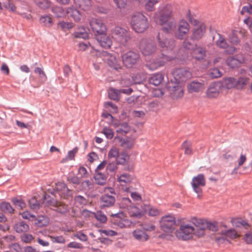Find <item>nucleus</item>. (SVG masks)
Here are the masks:
<instances>
[{
  "mask_svg": "<svg viewBox=\"0 0 252 252\" xmlns=\"http://www.w3.org/2000/svg\"><path fill=\"white\" fill-rule=\"evenodd\" d=\"M176 28V23L174 21H168L162 26L161 31L166 33H172Z\"/></svg>",
  "mask_w": 252,
  "mask_h": 252,
  "instance_id": "31",
  "label": "nucleus"
},
{
  "mask_svg": "<svg viewBox=\"0 0 252 252\" xmlns=\"http://www.w3.org/2000/svg\"><path fill=\"white\" fill-rule=\"evenodd\" d=\"M192 222L198 228L203 229L205 230L207 229V220L203 219H198L196 218H193L192 219Z\"/></svg>",
  "mask_w": 252,
  "mask_h": 252,
  "instance_id": "34",
  "label": "nucleus"
},
{
  "mask_svg": "<svg viewBox=\"0 0 252 252\" xmlns=\"http://www.w3.org/2000/svg\"><path fill=\"white\" fill-rule=\"evenodd\" d=\"M29 203L30 208L33 210H37L39 208L40 203L34 198L30 199Z\"/></svg>",
  "mask_w": 252,
  "mask_h": 252,
  "instance_id": "60",
  "label": "nucleus"
},
{
  "mask_svg": "<svg viewBox=\"0 0 252 252\" xmlns=\"http://www.w3.org/2000/svg\"><path fill=\"white\" fill-rule=\"evenodd\" d=\"M204 84L200 82L192 81L188 86V89L190 93L198 92L203 87Z\"/></svg>",
  "mask_w": 252,
  "mask_h": 252,
  "instance_id": "25",
  "label": "nucleus"
},
{
  "mask_svg": "<svg viewBox=\"0 0 252 252\" xmlns=\"http://www.w3.org/2000/svg\"><path fill=\"white\" fill-rule=\"evenodd\" d=\"M11 202L15 206L23 209L26 207V203L24 200L20 197H14L11 199Z\"/></svg>",
  "mask_w": 252,
  "mask_h": 252,
  "instance_id": "46",
  "label": "nucleus"
},
{
  "mask_svg": "<svg viewBox=\"0 0 252 252\" xmlns=\"http://www.w3.org/2000/svg\"><path fill=\"white\" fill-rule=\"evenodd\" d=\"M102 133L105 135V137L109 139H112L114 136L113 130L108 127H104L103 129Z\"/></svg>",
  "mask_w": 252,
  "mask_h": 252,
  "instance_id": "58",
  "label": "nucleus"
},
{
  "mask_svg": "<svg viewBox=\"0 0 252 252\" xmlns=\"http://www.w3.org/2000/svg\"><path fill=\"white\" fill-rule=\"evenodd\" d=\"M95 219L101 223H105L107 220L106 215L101 211H97L95 214Z\"/></svg>",
  "mask_w": 252,
  "mask_h": 252,
  "instance_id": "55",
  "label": "nucleus"
},
{
  "mask_svg": "<svg viewBox=\"0 0 252 252\" xmlns=\"http://www.w3.org/2000/svg\"><path fill=\"white\" fill-rule=\"evenodd\" d=\"M113 37L120 43L125 45L130 39V36L126 29L116 26L112 30Z\"/></svg>",
  "mask_w": 252,
  "mask_h": 252,
  "instance_id": "5",
  "label": "nucleus"
},
{
  "mask_svg": "<svg viewBox=\"0 0 252 252\" xmlns=\"http://www.w3.org/2000/svg\"><path fill=\"white\" fill-rule=\"evenodd\" d=\"M117 168L118 164L115 160L110 161L106 168L107 174H110L111 176L115 175Z\"/></svg>",
  "mask_w": 252,
  "mask_h": 252,
  "instance_id": "36",
  "label": "nucleus"
},
{
  "mask_svg": "<svg viewBox=\"0 0 252 252\" xmlns=\"http://www.w3.org/2000/svg\"><path fill=\"white\" fill-rule=\"evenodd\" d=\"M67 185L62 182H58L56 184V190L59 192V195H60L62 192L65 190H67Z\"/></svg>",
  "mask_w": 252,
  "mask_h": 252,
  "instance_id": "53",
  "label": "nucleus"
},
{
  "mask_svg": "<svg viewBox=\"0 0 252 252\" xmlns=\"http://www.w3.org/2000/svg\"><path fill=\"white\" fill-rule=\"evenodd\" d=\"M191 184L193 191L197 194V197H200L202 195L201 187H204L206 185L204 175L203 174H199L193 177Z\"/></svg>",
  "mask_w": 252,
  "mask_h": 252,
  "instance_id": "9",
  "label": "nucleus"
},
{
  "mask_svg": "<svg viewBox=\"0 0 252 252\" xmlns=\"http://www.w3.org/2000/svg\"><path fill=\"white\" fill-rule=\"evenodd\" d=\"M157 47L153 40L149 39H142L139 43V49L142 54L145 56H151L154 54Z\"/></svg>",
  "mask_w": 252,
  "mask_h": 252,
  "instance_id": "6",
  "label": "nucleus"
},
{
  "mask_svg": "<svg viewBox=\"0 0 252 252\" xmlns=\"http://www.w3.org/2000/svg\"><path fill=\"white\" fill-rule=\"evenodd\" d=\"M221 84V88H225L227 89H230L236 88V79L234 77H227L223 78L222 81H220Z\"/></svg>",
  "mask_w": 252,
  "mask_h": 252,
  "instance_id": "23",
  "label": "nucleus"
},
{
  "mask_svg": "<svg viewBox=\"0 0 252 252\" xmlns=\"http://www.w3.org/2000/svg\"><path fill=\"white\" fill-rule=\"evenodd\" d=\"M49 219L43 216H38L35 220V225L38 227H42L47 225L49 223Z\"/></svg>",
  "mask_w": 252,
  "mask_h": 252,
  "instance_id": "35",
  "label": "nucleus"
},
{
  "mask_svg": "<svg viewBox=\"0 0 252 252\" xmlns=\"http://www.w3.org/2000/svg\"><path fill=\"white\" fill-rule=\"evenodd\" d=\"M219 39L216 41V43L217 46L221 49H225L228 47V44L224 38L220 34H218Z\"/></svg>",
  "mask_w": 252,
  "mask_h": 252,
  "instance_id": "47",
  "label": "nucleus"
},
{
  "mask_svg": "<svg viewBox=\"0 0 252 252\" xmlns=\"http://www.w3.org/2000/svg\"><path fill=\"white\" fill-rule=\"evenodd\" d=\"M130 24L132 29L137 33L144 32L150 25L148 18L140 12L137 13L132 16Z\"/></svg>",
  "mask_w": 252,
  "mask_h": 252,
  "instance_id": "1",
  "label": "nucleus"
},
{
  "mask_svg": "<svg viewBox=\"0 0 252 252\" xmlns=\"http://www.w3.org/2000/svg\"><path fill=\"white\" fill-rule=\"evenodd\" d=\"M134 238L139 241H146L148 239V235L143 230L136 229L132 232Z\"/></svg>",
  "mask_w": 252,
  "mask_h": 252,
  "instance_id": "28",
  "label": "nucleus"
},
{
  "mask_svg": "<svg viewBox=\"0 0 252 252\" xmlns=\"http://www.w3.org/2000/svg\"><path fill=\"white\" fill-rule=\"evenodd\" d=\"M160 227L165 232H172L175 229L176 224L175 218L173 216H163L159 222Z\"/></svg>",
  "mask_w": 252,
  "mask_h": 252,
  "instance_id": "8",
  "label": "nucleus"
},
{
  "mask_svg": "<svg viewBox=\"0 0 252 252\" xmlns=\"http://www.w3.org/2000/svg\"><path fill=\"white\" fill-rule=\"evenodd\" d=\"M119 156V151L118 148L116 147L112 148L109 151L108 158H118Z\"/></svg>",
  "mask_w": 252,
  "mask_h": 252,
  "instance_id": "56",
  "label": "nucleus"
},
{
  "mask_svg": "<svg viewBox=\"0 0 252 252\" xmlns=\"http://www.w3.org/2000/svg\"><path fill=\"white\" fill-rule=\"evenodd\" d=\"M115 139H117L121 146L125 149H130L134 145V139L130 137L123 138L120 136H116Z\"/></svg>",
  "mask_w": 252,
  "mask_h": 252,
  "instance_id": "19",
  "label": "nucleus"
},
{
  "mask_svg": "<svg viewBox=\"0 0 252 252\" xmlns=\"http://www.w3.org/2000/svg\"><path fill=\"white\" fill-rule=\"evenodd\" d=\"M194 229L189 224L182 225L176 232V235L179 239L188 240L192 238V234Z\"/></svg>",
  "mask_w": 252,
  "mask_h": 252,
  "instance_id": "12",
  "label": "nucleus"
},
{
  "mask_svg": "<svg viewBox=\"0 0 252 252\" xmlns=\"http://www.w3.org/2000/svg\"><path fill=\"white\" fill-rule=\"evenodd\" d=\"M0 210L5 214L12 215L14 213L15 209L10 203L6 201L0 202Z\"/></svg>",
  "mask_w": 252,
  "mask_h": 252,
  "instance_id": "26",
  "label": "nucleus"
},
{
  "mask_svg": "<svg viewBox=\"0 0 252 252\" xmlns=\"http://www.w3.org/2000/svg\"><path fill=\"white\" fill-rule=\"evenodd\" d=\"M205 32V28L204 26H200L195 28L192 32L190 39L198 40L202 38Z\"/></svg>",
  "mask_w": 252,
  "mask_h": 252,
  "instance_id": "24",
  "label": "nucleus"
},
{
  "mask_svg": "<svg viewBox=\"0 0 252 252\" xmlns=\"http://www.w3.org/2000/svg\"><path fill=\"white\" fill-rule=\"evenodd\" d=\"M197 44L193 43L190 41V39L187 38H186L183 43V48L191 52L196 46Z\"/></svg>",
  "mask_w": 252,
  "mask_h": 252,
  "instance_id": "40",
  "label": "nucleus"
},
{
  "mask_svg": "<svg viewBox=\"0 0 252 252\" xmlns=\"http://www.w3.org/2000/svg\"><path fill=\"white\" fill-rule=\"evenodd\" d=\"M40 22L47 27H51L53 25L51 18L48 15H43L40 18Z\"/></svg>",
  "mask_w": 252,
  "mask_h": 252,
  "instance_id": "48",
  "label": "nucleus"
},
{
  "mask_svg": "<svg viewBox=\"0 0 252 252\" xmlns=\"http://www.w3.org/2000/svg\"><path fill=\"white\" fill-rule=\"evenodd\" d=\"M115 201L114 196L108 194H104L100 198V208L102 209H104L106 208L111 207L114 205Z\"/></svg>",
  "mask_w": 252,
  "mask_h": 252,
  "instance_id": "16",
  "label": "nucleus"
},
{
  "mask_svg": "<svg viewBox=\"0 0 252 252\" xmlns=\"http://www.w3.org/2000/svg\"><path fill=\"white\" fill-rule=\"evenodd\" d=\"M55 207H57L56 211L60 214H64L68 211L67 206L66 205L60 204L58 202V205Z\"/></svg>",
  "mask_w": 252,
  "mask_h": 252,
  "instance_id": "62",
  "label": "nucleus"
},
{
  "mask_svg": "<svg viewBox=\"0 0 252 252\" xmlns=\"http://www.w3.org/2000/svg\"><path fill=\"white\" fill-rule=\"evenodd\" d=\"M89 24L95 37L106 32V26L101 19L92 18L90 20Z\"/></svg>",
  "mask_w": 252,
  "mask_h": 252,
  "instance_id": "7",
  "label": "nucleus"
},
{
  "mask_svg": "<svg viewBox=\"0 0 252 252\" xmlns=\"http://www.w3.org/2000/svg\"><path fill=\"white\" fill-rule=\"evenodd\" d=\"M100 45L105 48L108 49L111 47L112 44V41L111 37L105 33H103L95 37Z\"/></svg>",
  "mask_w": 252,
  "mask_h": 252,
  "instance_id": "18",
  "label": "nucleus"
},
{
  "mask_svg": "<svg viewBox=\"0 0 252 252\" xmlns=\"http://www.w3.org/2000/svg\"><path fill=\"white\" fill-rule=\"evenodd\" d=\"M74 200L75 202L79 205H85L87 204V200L80 195L76 196Z\"/></svg>",
  "mask_w": 252,
  "mask_h": 252,
  "instance_id": "63",
  "label": "nucleus"
},
{
  "mask_svg": "<svg viewBox=\"0 0 252 252\" xmlns=\"http://www.w3.org/2000/svg\"><path fill=\"white\" fill-rule=\"evenodd\" d=\"M120 94L119 90L111 89L109 92L108 95L111 99L117 100L119 99Z\"/></svg>",
  "mask_w": 252,
  "mask_h": 252,
  "instance_id": "51",
  "label": "nucleus"
},
{
  "mask_svg": "<svg viewBox=\"0 0 252 252\" xmlns=\"http://www.w3.org/2000/svg\"><path fill=\"white\" fill-rule=\"evenodd\" d=\"M37 5L41 9H47L50 6V2L48 0H37L36 1Z\"/></svg>",
  "mask_w": 252,
  "mask_h": 252,
  "instance_id": "52",
  "label": "nucleus"
},
{
  "mask_svg": "<svg viewBox=\"0 0 252 252\" xmlns=\"http://www.w3.org/2000/svg\"><path fill=\"white\" fill-rule=\"evenodd\" d=\"M76 6L85 11L89 10L92 6L91 0H74Z\"/></svg>",
  "mask_w": 252,
  "mask_h": 252,
  "instance_id": "30",
  "label": "nucleus"
},
{
  "mask_svg": "<svg viewBox=\"0 0 252 252\" xmlns=\"http://www.w3.org/2000/svg\"><path fill=\"white\" fill-rule=\"evenodd\" d=\"M163 75L162 73H158L153 74L149 78V82L150 84L155 86L159 85L163 80Z\"/></svg>",
  "mask_w": 252,
  "mask_h": 252,
  "instance_id": "27",
  "label": "nucleus"
},
{
  "mask_svg": "<svg viewBox=\"0 0 252 252\" xmlns=\"http://www.w3.org/2000/svg\"><path fill=\"white\" fill-rule=\"evenodd\" d=\"M157 40L158 45L162 51L170 52L176 46L175 40L172 38H167L163 33L158 32Z\"/></svg>",
  "mask_w": 252,
  "mask_h": 252,
  "instance_id": "3",
  "label": "nucleus"
},
{
  "mask_svg": "<svg viewBox=\"0 0 252 252\" xmlns=\"http://www.w3.org/2000/svg\"><path fill=\"white\" fill-rule=\"evenodd\" d=\"M171 13V6L166 5L161 10L155 13L154 20L157 24L163 26L168 21Z\"/></svg>",
  "mask_w": 252,
  "mask_h": 252,
  "instance_id": "4",
  "label": "nucleus"
},
{
  "mask_svg": "<svg viewBox=\"0 0 252 252\" xmlns=\"http://www.w3.org/2000/svg\"><path fill=\"white\" fill-rule=\"evenodd\" d=\"M52 11L55 17L62 18L64 17L67 14L66 8L64 9L62 6H54L52 8Z\"/></svg>",
  "mask_w": 252,
  "mask_h": 252,
  "instance_id": "33",
  "label": "nucleus"
},
{
  "mask_svg": "<svg viewBox=\"0 0 252 252\" xmlns=\"http://www.w3.org/2000/svg\"><path fill=\"white\" fill-rule=\"evenodd\" d=\"M43 202L48 206H55L58 205L57 200L47 194L44 195Z\"/></svg>",
  "mask_w": 252,
  "mask_h": 252,
  "instance_id": "41",
  "label": "nucleus"
},
{
  "mask_svg": "<svg viewBox=\"0 0 252 252\" xmlns=\"http://www.w3.org/2000/svg\"><path fill=\"white\" fill-rule=\"evenodd\" d=\"M221 88V84L220 81H215L209 84L206 92V95L208 98H216L220 94Z\"/></svg>",
  "mask_w": 252,
  "mask_h": 252,
  "instance_id": "14",
  "label": "nucleus"
},
{
  "mask_svg": "<svg viewBox=\"0 0 252 252\" xmlns=\"http://www.w3.org/2000/svg\"><path fill=\"white\" fill-rule=\"evenodd\" d=\"M222 234L230 239L236 238L238 236L236 231L232 229L225 231Z\"/></svg>",
  "mask_w": 252,
  "mask_h": 252,
  "instance_id": "61",
  "label": "nucleus"
},
{
  "mask_svg": "<svg viewBox=\"0 0 252 252\" xmlns=\"http://www.w3.org/2000/svg\"><path fill=\"white\" fill-rule=\"evenodd\" d=\"M249 79L247 77H240L236 79V88L238 89L243 88L249 82Z\"/></svg>",
  "mask_w": 252,
  "mask_h": 252,
  "instance_id": "43",
  "label": "nucleus"
},
{
  "mask_svg": "<svg viewBox=\"0 0 252 252\" xmlns=\"http://www.w3.org/2000/svg\"><path fill=\"white\" fill-rule=\"evenodd\" d=\"M66 12L68 16L71 17L76 22L80 21L82 15L80 11L74 7H69L66 8Z\"/></svg>",
  "mask_w": 252,
  "mask_h": 252,
  "instance_id": "20",
  "label": "nucleus"
},
{
  "mask_svg": "<svg viewBox=\"0 0 252 252\" xmlns=\"http://www.w3.org/2000/svg\"><path fill=\"white\" fill-rule=\"evenodd\" d=\"M146 79V76L144 73H137L132 76V83L134 84H140L143 82Z\"/></svg>",
  "mask_w": 252,
  "mask_h": 252,
  "instance_id": "38",
  "label": "nucleus"
},
{
  "mask_svg": "<svg viewBox=\"0 0 252 252\" xmlns=\"http://www.w3.org/2000/svg\"><path fill=\"white\" fill-rule=\"evenodd\" d=\"M130 130V127L129 126L127 123H123L121 127L117 129L116 132L118 133H121L122 134L127 133Z\"/></svg>",
  "mask_w": 252,
  "mask_h": 252,
  "instance_id": "50",
  "label": "nucleus"
},
{
  "mask_svg": "<svg viewBox=\"0 0 252 252\" xmlns=\"http://www.w3.org/2000/svg\"><path fill=\"white\" fill-rule=\"evenodd\" d=\"M190 144L187 141H184L182 145V148L185 149V154L190 155L192 154V149L190 147Z\"/></svg>",
  "mask_w": 252,
  "mask_h": 252,
  "instance_id": "59",
  "label": "nucleus"
},
{
  "mask_svg": "<svg viewBox=\"0 0 252 252\" xmlns=\"http://www.w3.org/2000/svg\"><path fill=\"white\" fill-rule=\"evenodd\" d=\"M14 230L18 233H22L27 232L30 227L28 224L24 220H21L16 222L13 226Z\"/></svg>",
  "mask_w": 252,
  "mask_h": 252,
  "instance_id": "22",
  "label": "nucleus"
},
{
  "mask_svg": "<svg viewBox=\"0 0 252 252\" xmlns=\"http://www.w3.org/2000/svg\"><path fill=\"white\" fill-rule=\"evenodd\" d=\"M116 6L121 9L125 8L127 5V0H113Z\"/></svg>",
  "mask_w": 252,
  "mask_h": 252,
  "instance_id": "64",
  "label": "nucleus"
},
{
  "mask_svg": "<svg viewBox=\"0 0 252 252\" xmlns=\"http://www.w3.org/2000/svg\"><path fill=\"white\" fill-rule=\"evenodd\" d=\"M132 203L131 200L128 197H122L120 203V207L122 208H127L130 207L131 209L135 210V212H131V216L133 217L140 218L142 217V214L140 212L138 207L131 205Z\"/></svg>",
  "mask_w": 252,
  "mask_h": 252,
  "instance_id": "13",
  "label": "nucleus"
},
{
  "mask_svg": "<svg viewBox=\"0 0 252 252\" xmlns=\"http://www.w3.org/2000/svg\"><path fill=\"white\" fill-rule=\"evenodd\" d=\"M189 25L188 23L182 20L180 21L177 31L175 32V36L178 39H183L185 36L189 32Z\"/></svg>",
  "mask_w": 252,
  "mask_h": 252,
  "instance_id": "15",
  "label": "nucleus"
},
{
  "mask_svg": "<svg viewBox=\"0 0 252 252\" xmlns=\"http://www.w3.org/2000/svg\"><path fill=\"white\" fill-rule=\"evenodd\" d=\"M180 84L171 81L166 85V87L173 99H177L183 95V89Z\"/></svg>",
  "mask_w": 252,
  "mask_h": 252,
  "instance_id": "11",
  "label": "nucleus"
},
{
  "mask_svg": "<svg viewBox=\"0 0 252 252\" xmlns=\"http://www.w3.org/2000/svg\"><path fill=\"white\" fill-rule=\"evenodd\" d=\"M176 83H183L186 82L191 77V73L189 70L186 68L180 67L175 68L172 72Z\"/></svg>",
  "mask_w": 252,
  "mask_h": 252,
  "instance_id": "10",
  "label": "nucleus"
},
{
  "mask_svg": "<svg viewBox=\"0 0 252 252\" xmlns=\"http://www.w3.org/2000/svg\"><path fill=\"white\" fill-rule=\"evenodd\" d=\"M94 178L96 184L98 185L103 186L106 183L107 177L101 172H95Z\"/></svg>",
  "mask_w": 252,
  "mask_h": 252,
  "instance_id": "32",
  "label": "nucleus"
},
{
  "mask_svg": "<svg viewBox=\"0 0 252 252\" xmlns=\"http://www.w3.org/2000/svg\"><path fill=\"white\" fill-rule=\"evenodd\" d=\"M74 36L76 38H80L86 39L88 37V33L86 31V29L83 27L78 28L77 30L74 32Z\"/></svg>",
  "mask_w": 252,
  "mask_h": 252,
  "instance_id": "39",
  "label": "nucleus"
},
{
  "mask_svg": "<svg viewBox=\"0 0 252 252\" xmlns=\"http://www.w3.org/2000/svg\"><path fill=\"white\" fill-rule=\"evenodd\" d=\"M129 159V156L126 152H122L120 154V157L115 160L117 164L126 165Z\"/></svg>",
  "mask_w": 252,
  "mask_h": 252,
  "instance_id": "37",
  "label": "nucleus"
},
{
  "mask_svg": "<svg viewBox=\"0 0 252 252\" xmlns=\"http://www.w3.org/2000/svg\"><path fill=\"white\" fill-rule=\"evenodd\" d=\"M172 57L167 55L161 53L154 60V63L157 67L162 66L168 61L172 60Z\"/></svg>",
  "mask_w": 252,
  "mask_h": 252,
  "instance_id": "21",
  "label": "nucleus"
},
{
  "mask_svg": "<svg viewBox=\"0 0 252 252\" xmlns=\"http://www.w3.org/2000/svg\"><path fill=\"white\" fill-rule=\"evenodd\" d=\"M122 62L126 68L134 67L140 61V54L138 52L132 50L122 53Z\"/></svg>",
  "mask_w": 252,
  "mask_h": 252,
  "instance_id": "2",
  "label": "nucleus"
},
{
  "mask_svg": "<svg viewBox=\"0 0 252 252\" xmlns=\"http://www.w3.org/2000/svg\"><path fill=\"white\" fill-rule=\"evenodd\" d=\"M58 26H59L62 30H69L73 27L74 24L71 22H64L63 21L59 22Z\"/></svg>",
  "mask_w": 252,
  "mask_h": 252,
  "instance_id": "57",
  "label": "nucleus"
},
{
  "mask_svg": "<svg viewBox=\"0 0 252 252\" xmlns=\"http://www.w3.org/2000/svg\"><path fill=\"white\" fill-rule=\"evenodd\" d=\"M225 62L227 65L232 68L238 67L242 63L241 61L237 58L236 56L228 57Z\"/></svg>",
  "mask_w": 252,
  "mask_h": 252,
  "instance_id": "29",
  "label": "nucleus"
},
{
  "mask_svg": "<svg viewBox=\"0 0 252 252\" xmlns=\"http://www.w3.org/2000/svg\"><path fill=\"white\" fill-rule=\"evenodd\" d=\"M207 229L213 232H216L219 230L218 222L216 221L211 222L207 220Z\"/></svg>",
  "mask_w": 252,
  "mask_h": 252,
  "instance_id": "54",
  "label": "nucleus"
},
{
  "mask_svg": "<svg viewBox=\"0 0 252 252\" xmlns=\"http://www.w3.org/2000/svg\"><path fill=\"white\" fill-rule=\"evenodd\" d=\"M190 53L192 59L196 61H201L205 58L206 51L205 48L197 46Z\"/></svg>",
  "mask_w": 252,
  "mask_h": 252,
  "instance_id": "17",
  "label": "nucleus"
},
{
  "mask_svg": "<svg viewBox=\"0 0 252 252\" xmlns=\"http://www.w3.org/2000/svg\"><path fill=\"white\" fill-rule=\"evenodd\" d=\"M160 0H148L144 5L145 9L148 11H153L155 10V5L158 3Z\"/></svg>",
  "mask_w": 252,
  "mask_h": 252,
  "instance_id": "42",
  "label": "nucleus"
},
{
  "mask_svg": "<svg viewBox=\"0 0 252 252\" xmlns=\"http://www.w3.org/2000/svg\"><path fill=\"white\" fill-rule=\"evenodd\" d=\"M111 222L120 228H123L126 227V223L128 222V220L123 218V219L120 220L119 219V220H112Z\"/></svg>",
  "mask_w": 252,
  "mask_h": 252,
  "instance_id": "45",
  "label": "nucleus"
},
{
  "mask_svg": "<svg viewBox=\"0 0 252 252\" xmlns=\"http://www.w3.org/2000/svg\"><path fill=\"white\" fill-rule=\"evenodd\" d=\"M132 179V177L130 174L127 173L123 174L118 178V180L120 182L125 183H129L131 182Z\"/></svg>",
  "mask_w": 252,
  "mask_h": 252,
  "instance_id": "49",
  "label": "nucleus"
},
{
  "mask_svg": "<svg viewBox=\"0 0 252 252\" xmlns=\"http://www.w3.org/2000/svg\"><path fill=\"white\" fill-rule=\"evenodd\" d=\"M81 186L84 190L89 191L94 187V183L92 180H86L81 183Z\"/></svg>",
  "mask_w": 252,
  "mask_h": 252,
  "instance_id": "44",
  "label": "nucleus"
}]
</instances>
